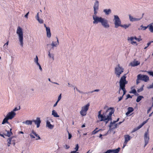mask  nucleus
<instances>
[{
    "label": "nucleus",
    "instance_id": "nucleus-1",
    "mask_svg": "<svg viewBox=\"0 0 153 153\" xmlns=\"http://www.w3.org/2000/svg\"><path fill=\"white\" fill-rule=\"evenodd\" d=\"M114 110L113 108H108L105 112H104L102 114L98 116L100 121H104L107 124L109 120H112L111 116L114 113Z\"/></svg>",
    "mask_w": 153,
    "mask_h": 153
},
{
    "label": "nucleus",
    "instance_id": "nucleus-2",
    "mask_svg": "<svg viewBox=\"0 0 153 153\" xmlns=\"http://www.w3.org/2000/svg\"><path fill=\"white\" fill-rule=\"evenodd\" d=\"M93 19L94 21L93 22L94 24H97L98 22L101 23L102 25L105 28H107L109 27V25L108 24V21L105 19L101 17H98L96 15H93Z\"/></svg>",
    "mask_w": 153,
    "mask_h": 153
},
{
    "label": "nucleus",
    "instance_id": "nucleus-3",
    "mask_svg": "<svg viewBox=\"0 0 153 153\" xmlns=\"http://www.w3.org/2000/svg\"><path fill=\"white\" fill-rule=\"evenodd\" d=\"M126 76L125 75L123 76L121 78L120 81V88L119 93H120V91L122 89L123 91V94L122 96H123L126 94V90L125 89V85L128 83L127 81L126 80Z\"/></svg>",
    "mask_w": 153,
    "mask_h": 153
},
{
    "label": "nucleus",
    "instance_id": "nucleus-4",
    "mask_svg": "<svg viewBox=\"0 0 153 153\" xmlns=\"http://www.w3.org/2000/svg\"><path fill=\"white\" fill-rule=\"evenodd\" d=\"M16 33L18 35L20 45L23 47V32L22 29L20 26H18L17 27Z\"/></svg>",
    "mask_w": 153,
    "mask_h": 153
},
{
    "label": "nucleus",
    "instance_id": "nucleus-5",
    "mask_svg": "<svg viewBox=\"0 0 153 153\" xmlns=\"http://www.w3.org/2000/svg\"><path fill=\"white\" fill-rule=\"evenodd\" d=\"M90 104L88 103L82 107V109L80 112V114L82 116H85L87 114V112L88 109Z\"/></svg>",
    "mask_w": 153,
    "mask_h": 153
},
{
    "label": "nucleus",
    "instance_id": "nucleus-6",
    "mask_svg": "<svg viewBox=\"0 0 153 153\" xmlns=\"http://www.w3.org/2000/svg\"><path fill=\"white\" fill-rule=\"evenodd\" d=\"M123 71L124 69L120 66L119 64L118 65V67L115 68V74L118 78L120 77V74L123 72Z\"/></svg>",
    "mask_w": 153,
    "mask_h": 153
},
{
    "label": "nucleus",
    "instance_id": "nucleus-7",
    "mask_svg": "<svg viewBox=\"0 0 153 153\" xmlns=\"http://www.w3.org/2000/svg\"><path fill=\"white\" fill-rule=\"evenodd\" d=\"M114 24L115 27L117 28L121 25V22L118 16L117 15L114 16Z\"/></svg>",
    "mask_w": 153,
    "mask_h": 153
},
{
    "label": "nucleus",
    "instance_id": "nucleus-8",
    "mask_svg": "<svg viewBox=\"0 0 153 153\" xmlns=\"http://www.w3.org/2000/svg\"><path fill=\"white\" fill-rule=\"evenodd\" d=\"M138 78L140 79V80L144 81L145 82H147L149 80V78L148 76L141 74L138 75Z\"/></svg>",
    "mask_w": 153,
    "mask_h": 153
},
{
    "label": "nucleus",
    "instance_id": "nucleus-9",
    "mask_svg": "<svg viewBox=\"0 0 153 153\" xmlns=\"http://www.w3.org/2000/svg\"><path fill=\"white\" fill-rule=\"evenodd\" d=\"M125 141L123 144V148H124L126 146L128 141L130 140L131 139L130 136L128 134L124 135Z\"/></svg>",
    "mask_w": 153,
    "mask_h": 153
},
{
    "label": "nucleus",
    "instance_id": "nucleus-10",
    "mask_svg": "<svg viewBox=\"0 0 153 153\" xmlns=\"http://www.w3.org/2000/svg\"><path fill=\"white\" fill-rule=\"evenodd\" d=\"M33 134H34L36 137H37V138L36 139V140H39L41 139L39 136L33 130H32V131L31 132L30 134V135L31 138H35V137Z\"/></svg>",
    "mask_w": 153,
    "mask_h": 153
},
{
    "label": "nucleus",
    "instance_id": "nucleus-11",
    "mask_svg": "<svg viewBox=\"0 0 153 153\" xmlns=\"http://www.w3.org/2000/svg\"><path fill=\"white\" fill-rule=\"evenodd\" d=\"M16 115V114L13 111H11L9 112L7 115L6 116L9 120H11L14 118Z\"/></svg>",
    "mask_w": 153,
    "mask_h": 153
},
{
    "label": "nucleus",
    "instance_id": "nucleus-12",
    "mask_svg": "<svg viewBox=\"0 0 153 153\" xmlns=\"http://www.w3.org/2000/svg\"><path fill=\"white\" fill-rule=\"evenodd\" d=\"M99 2L97 1H96L94 7V14L96 15L97 13V11L98 9Z\"/></svg>",
    "mask_w": 153,
    "mask_h": 153
},
{
    "label": "nucleus",
    "instance_id": "nucleus-13",
    "mask_svg": "<svg viewBox=\"0 0 153 153\" xmlns=\"http://www.w3.org/2000/svg\"><path fill=\"white\" fill-rule=\"evenodd\" d=\"M120 149V148L115 149H109L104 153H118Z\"/></svg>",
    "mask_w": 153,
    "mask_h": 153
},
{
    "label": "nucleus",
    "instance_id": "nucleus-14",
    "mask_svg": "<svg viewBox=\"0 0 153 153\" xmlns=\"http://www.w3.org/2000/svg\"><path fill=\"white\" fill-rule=\"evenodd\" d=\"M144 14L143 13L142 17L140 18H134L133 17L131 16V15H129V16L130 20L131 22L137 21H139L142 18Z\"/></svg>",
    "mask_w": 153,
    "mask_h": 153
},
{
    "label": "nucleus",
    "instance_id": "nucleus-15",
    "mask_svg": "<svg viewBox=\"0 0 153 153\" xmlns=\"http://www.w3.org/2000/svg\"><path fill=\"white\" fill-rule=\"evenodd\" d=\"M33 122H34L35 124L36 125L37 127L39 128V127L41 121L39 117H37L36 120H33Z\"/></svg>",
    "mask_w": 153,
    "mask_h": 153
},
{
    "label": "nucleus",
    "instance_id": "nucleus-16",
    "mask_svg": "<svg viewBox=\"0 0 153 153\" xmlns=\"http://www.w3.org/2000/svg\"><path fill=\"white\" fill-rule=\"evenodd\" d=\"M118 124H115V123L113 121V122H111L109 125L110 128L111 129H114L117 128Z\"/></svg>",
    "mask_w": 153,
    "mask_h": 153
},
{
    "label": "nucleus",
    "instance_id": "nucleus-17",
    "mask_svg": "<svg viewBox=\"0 0 153 153\" xmlns=\"http://www.w3.org/2000/svg\"><path fill=\"white\" fill-rule=\"evenodd\" d=\"M12 129L10 128V131H7L6 130H5V131L7 132L6 134H4L8 137H10L11 135H13V133L11 131Z\"/></svg>",
    "mask_w": 153,
    "mask_h": 153
},
{
    "label": "nucleus",
    "instance_id": "nucleus-18",
    "mask_svg": "<svg viewBox=\"0 0 153 153\" xmlns=\"http://www.w3.org/2000/svg\"><path fill=\"white\" fill-rule=\"evenodd\" d=\"M127 110L128 111L126 114V115L127 116H128L131 113L133 112L134 110L133 108L131 107H128Z\"/></svg>",
    "mask_w": 153,
    "mask_h": 153
},
{
    "label": "nucleus",
    "instance_id": "nucleus-19",
    "mask_svg": "<svg viewBox=\"0 0 153 153\" xmlns=\"http://www.w3.org/2000/svg\"><path fill=\"white\" fill-rule=\"evenodd\" d=\"M57 39V42H52V44H51V45L52 46V48L53 49V47H56L57 45H59V42L58 40V39L57 37H56Z\"/></svg>",
    "mask_w": 153,
    "mask_h": 153
},
{
    "label": "nucleus",
    "instance_id": "nucleus-20",
    "mask_svg": "<svg viewBox=\"0 0 153 153\" xmlns=\"http://www.w3.org/2000/svg\"><path fill=\"white\" fill-rule=\"evenodd\" d=\"M47 36L48 38H50L51 36V31L50 28H46Z\"/></svg>",
    "mask_w": 153,
    "mask_h": 153
},
{
    "label": "nucleus",
    "instance_id": "nucleus-21",
    "mask_svg": "<svg viewBox=\"0 0 153 153\" xmlns=\"http://www.w3.org/2000/svg\"><path fill=\"white\" fill-rule=\"evenodd\" d=\"M46 123V126L49 128L52 129L53 128L54 126L51 125L49 121H47Z\"/></svg>",
    "mask_w": 153,
    "mask_h": 153
},
{
    "label": "nucleus",
    "instance_id": "nucleus-22",
    "mask_svg": "<svg viewBox=\"0 0 153 153\" xmlns=\"http://www.w3.org/2000/svg\"><path fill=\"white\" fill-rule=\"evenodd\" d=\"M134 39V38L133 37H131L130 38H128V40H130L131 41V43L133 45L134 44H137V42H136L134 41L133 40Z\"/></svg>",
    "mask_w": 153,
    "mask_h": 153
},
{
    "label": "nucleus",
    "instance_id": "nucleus-23",
    "mask_svg": "<svg viewBox=\"0 0 153 153\" xmlns=\"http://www.w3.org/2000/svg\"><path fill=\"white\" fill-rule=\"evenodd\" d=\"M33 122V120H27L23 122V123L24 124H25L27 125H31L32 124V123Z\"/></svg>",
    "mask_w": 153,
    "mask_h": 153
},
{
    "label": "nucleus",
    "instance_id": "nucleus-24",
    "mask_svg": "<svg viewBox=\"0 0 153 153\" xmlns=\"http://www.w3.org/2000/svg\"><path fill=\"white\" fill-rule=\"evenodd\" d=\"M9 120L8 118L7 117V116L4 119L2 122V124H4L5 123H7L8 124L9 123V122L8 121V120Z\"/></svg>",
    "mask_w": 153,
    "mask_h": 153
},
{
    "label": "nucleus",
    "instance_id": "nucleus-25",
    "mask_svg": "<svg viewBox=\"0 0 153 153\" xmlns=\"http://www.w3.org/2000/svg\"><path fill=\"white\" fill-rule=\"evenodd\" d=\"M13 137H10L8 138L7 140V145L8 146H10V145L11 144V142L12 140V139L13 138Z\"/></svg>",
    "mask_w": 153,
    "mask_h": 153
},
{
    "label": "nucleus",
    "instance_id": "nucleus-26",
    "mask_svg": "<svg viewBox=\"0 0 153 153\" xmlns=\"http://www.w3.org/2000/svg\"><path fill=\"white\" fill-rule=\"evenodd\" d=\"M129 93L130 94H131V93L134 94L135 95H136V96H137L139 95L137 93L136 90L134 89H132L129 92Z\"/></svg>",
    "mask_w": 153,
    "mask_h": 153
},
{
    "label": "nucleus",
    "instance_id": "nucleus-27",
    "mask_svg": "<svg viewBox=\"0 0 153 153\" xmlns=\"http://www.w3.org/2000/svg\"><path fill=\"white\" fill-rule=\"evenodd\" d=\"M103 11L105 13V14L107 15H108L111 13V10L110 9H104Z\"/></svg>",
    "mask_w": 153,
    "mask_h": 153
},
{
    "label": "nucleus",
    "instance_id": "nucleus-28",
    "mask_svg": "<svg viewBox=\"0 0 153 153\" xmlns=\"http://www.w3.org/2000/svg\"><path fill=\"white\" fill-rule=\"evenodd\" d=\"M52 114L54 117H59V116L58 115L57 112L54 110H53L52 111Z\"/></svg>",
    "mask_w": 153,
    "mask_h": 153
},
{
    "label": "nucleus",
    "instance_id": "nucleus-29",
    "mask_svg": "<svg viewBox=\"0 0 153 153\" xmlns=\"http://www.w3.org/2000/svg\"><path fill=\"white\" fill-rule=\"evenodd\" d=\"M143 98V97L142 96H139L137 97L136 99V102H139Z\"/></svg>",
    "mask_w": 153,
    "mask_h": 153
},
{
    "label": "nucleus",
    "instance_id": "nucleus-30",
    "mask_svg": "<svg viewBox=\"0 0 153 153\" xmlns=\"http://www.w3.org/2000/svg\"><path fill=\"white\" fill-rule=\"evenodd\" d=\"M149 139V137L144 138V140L145 141V146H146L148 143Z\"/></svg>",
    "mask_w": 153,
    "mask_h": 153
},
{
    "label": "nucleus",
    "instance_id": "nucleus-31",
    "mask_svg": "<svg viewBox=\"0 0 153 153\" xmlns=\"http://www.w3.org/2000/svg\"><path fill=\"white\" fill-rule=\"evenodd\" d=\"M48 55L49 56V57L50 58H52V59H53V60H54V55L53 54V53H51V54L50 53V51H48Z\"/></svg>",
    "mask_w": 153,
    "mask_h": 153
},
{
    "label": "nucleus",
    "instance_id": "nucleus-32",
    "mask_svg": "<svg viewBox=\"0 0 153 153\" xmlns=\"http://www.w3.org/2000/svg\"><path fill=\"white\" fill-rule=\"evenodd\" d=\"M149 29L151 32L153 33V26L151 25H149Z\"/></svg>",
    "mask_w": 153,
    "mask_h": 153
},
{
    "label": "nucleus",
    "instance_id": "nucleus-33",
    "mask_svg": "<svg viewBox=\"0 0 153 153\" xmlns=\"http://www.w3.org/2000/svg\"><path fill=\"white\" fill-rule=\"evenodd\" d=\"M98 129V128H96L92 132L91 134L92 135L98 132L100 130H96Z\"/></svg>",
    "mask_w": 153,
    "mask_h": 153
},
{
    "label": "nucleus",
    "instance_id": "nucleus-34",
    "mask_svg": "<svg viewBox=\"0 0 153 153\" xmlns=\"http://www.w3.org/2000/svg\"><path fill=\"white\" fill-rule=\"evenodd\" d=\"M130 25H121L120 26V27H123L125 29H126Z\"/></svg>",
    "mask_w": 153,
    "mask_h": 153
},
{
    "label": "nucleus",
    "instance_id": "nucleus-35",
    "mask_svg": "<svg viewBox=\"0 0 153 153\" xmlns=\"http://www.w3.org/2000/svg\"><path fill=\"white\" fill-rule=\"evenodd\" d=\"M144 87V85H143L139 89L137 90V92H140L142 91L143 90V88Z\"/></svg>",
    "mask_w": 153,
    "mask_h": 153
},
{
    "label": "nucleus",
    "instance_id": "nucleus-36",
    "mask_svg": "<svg viewBox=\"0 0 153 153\" xmlns=\"http://www.w3.org/2000/svg\"><path fill=\"white\" fill-rule=\"evenodd\" d=\"M149 137V132H148V130H147V131L146 132L145 134L144 135V138L146 137Z\"/></svg>",
    "mask_w": 153,
    "mask_h": 153
},
{
    "label": "nucleus",
    "instance_id": "nucleus-37",
    "mask_svg": "<svg viewBox=\"0 0 153 153\" xmlns=\"http://www.w3.org/2000/svg\"><path fill=\"white\" fill-rule=\"evenodd\" d=\"M149 26L148 25L147 26H143V25H141L140 27H142L141 29H142L143 30H145L149 27Z\"/></svg>",
    "mask_w": 153,
    "mask_h": 153
},
{
    "label": "nucleus",
    "instance_id": "nucleus-38",
    "mask_svg": "<svg viewBox=\"0 0 153 153\" xmlns=\"http://www.w3.org/2000/svg\"><path fill=\"white\" fill-rule=\"evenodd\" d=\"M34 61L36 63V64H37L38 63H39L38 62V59L37 57V56H36V58L34 59Z\"/></svg>",
    "mask_w": 153,
    "mask_h": 153
},
{
    "label": "nucleus",
    "instance_id": "nucleus-39",
    "mask_svg": "<svg viewBox=\"0 0 153 153\" xmlns=\"http://www.w3.org/2000/svg\"><path fill=\"white\" fill-rule=\"evenodd\" d=\"M140 62H138L137 61H136L135 62L134 64L133 65V66H137L140 64Z\"/></svg>",
    "mask_w": 153,
    "mask_h": 153
},
{
    "label": "nucleus",
    "instance_id": "nucleus-40",
    "mask_svg": "<svg viewBox=\"0 0 153 153\" xmlns=\"http://www.w3.org/2000/svg\"><path fill=\"white\" fill-rule=\"evenodd\" d=\"M38 21L40 24H42L43 23V20L41 19H39Z\"/></svg>",
    "mask_w": 153,
    "mask_h": 153
},
{
    "label": "nucleus",
    "instance_id": "nucleus-41",
    "mask_svg": "<svg viewBox=\"0 0 153 153\" xmlns=\"http://www.w3.org/2000/svg\"><path fill=\"white\" fill-rule=\"evenodd\" d=\"M79 149V146L78 144H77L76 145V147L75 148V151H77Z\"/></svg>",
    "mask_w": 153,
    "mask_h": 153
},
{
    "label": "nucleus",
    "instance_id": "nucleus-42",
    "mask_svg": "<svg viewBox=\"0 0 153 153\" xmlns=\"http://www.w3.org/2000/svg\"><path fill=\"white\" fill-rule=\"evenodd\" d=\"M132 98V96H131L129 94H128L127 95L126 98V100H127L129 98Z\"/></svg>",
    "mask_w": 153,
    "mask_h": 153
},
{
    "label": "nucleus",
    "instance_id": "nucleus-43",
    "mask_svg": "<svg viewBox=\"0 0 153 153\" xmlns=\"http://www.w3.org/2000/svg\"><path fill=\"white\" fill-rule=\"evenodd\" d=\"M147 88L148 89L153 88V83L152 85H150L149 86L147 87Z\"/></svg>",
    "mask_w": 153,
    "mask_h": 153
},
{
    "label": "nucleus",
    "instance_id": "nucleus-44",
    "mask_svg": "<svg viewBox=\"0 0 153 153\" xmlns=\"http://www.w3.org/2000/svg\"><path fill=\"white\" fill-rule=\"evenodd\" d=\"M20 109V107H19V109H18L17 107H16V108H15L12 111H13V112H14V111H16L18 110H19Z\"/></svg>",
    "mask_w": 153,
    "mask_h": 153
},
{
    "label": "nucleus",
    "instance_id": "nucleus-45",
    "mask_svg": "<svg viewBox=\"0 0 153 153\" xmlns=\"http://www.w3.org/2000/svg\"><path fill=\"white\" fill-rule=\"evenodd\" d=\"M138 75L137 76V79L136 80V83L137 84V85L139 82H140L139 81L140 80V79H138Z\"/></svg>",
    "mask_w": 153,
    "mask_h": 153
},
{
    "label": "nucleus",
    "instance_id": "nucleus-46",
    "mask_svg": "<svg viewBox=\"0 0 153 153\" xmlns=\"http://www.w3.org/2000/svg\"><path fill=\"white\" fill-rule=\"evenodd\" d=\"M61 94H60L58 97V100H57V102H58L61 99Z\"/></svg>",
    "mask_w": 153,
    "mask_h": 153
},
{
    "label": "nucleus",
    "instance_id": "nucleus-47",
    "mask_svg": "<svg viewBox=\"0 0 153 153\" xmlns=\"http://www.w3.org/2000/svg\"><path fill=\"white\" fill-rule=\"evenodd\" d=\"M37 65L39 66V69H40V71H42V69L41 67V66L40 64L39 63H38V64Z\"/></svg>",
    "mask_w": 153,
    "mask_h": 153
},
{
    "label": "nucleus",
    "instance_id": "nucleus-48",
    "mask_svg": "<svg viewBox=\"0 0 153 153\" xmlns=\"http://www.w3.org/2000/svg\"><path fill=\"white\" fill-rule=\"evenodd\" d=\"M123 96H122L121 97H119L118 98V99H119L118 101H121L123 99Z\"/></svg>",
    "mask_w": 153,
    "mask_h": 153
},
{
    "label": "nucleus",
    "instance_id": "nucleus-49",
    "mask_svg": "<svg viewBox=\"0 0 153 153\" xmlns=\"http://www.w3.org/2000/svg\"><path fill=\"white\" fill-rule=\"evenodd\" d=\"M68 139H70L71 138V137H72V135H71V134H70L69 132L68 131Z\"/></svg>",
    "mask_w": 153,
    "mask_h": 153
},
{
    "label": "nucleus",
    "instance_id": "nucleus-50",
    "mask_svg": "<svg viewBox=\"0 0 153 153\" xmlns=\"http://www.w3.org/2000/svg\"><path fill=\"white\" fill-rule=\"evenodd\" d=\"M138 129H137V128H136L134 129L132 131V132H135V131H137V130H138Z\"/></svg>",
    "mask_w": 153,
    "mask_h": 153
},
{
    "label": "nucleus",
    "instance_id": "nucleus-51",
    "mask_svg": "<svg viewBox=\"0 0 153 153\" xmlns=\"http://www.w3.org/2000/svg\"><path fill=\"white\" fill-rule=\"evenodd\" d=\"M143 126L142 125V124H140L139 125L137 128V129H140Z\"/></svg>",
    "mask_w": 153,
    "mask_h": 153
},
{
    "label": "nucleus",
    "instance_id": "nucleus-52",
    "mask_svg": "<svg viewBox=\"0 0 153 153\" xmlns=\"http://www.w3.org/2000/svg\"><path fill=\"white\" fill-rule=\"evenodd\" d=\"M29 13V12H28L25 15V17L27 18H28V15Z\"/></svg>",
    "mask_w": 153,
    "mask_h": 153
},
{
    "label": "nucleus",
    "instance_id": "nucleus-53",
    "mask_svg": "<svg viewBox=\"0 0 153 153\" xmlns=\"http://www.w3.org/2000/svg\"><path fill=\"white\" fill-rule=\"evenodd\" d=\"M149 74L153 76V71H150L149 72Z\"/></svg>",
    "mask_w": 153,
    "mask_h": 153
},
{
    "label": "nucleus",
    "instance_id": "nucleus-54",
    "mask_svg": "<svg viewBox=\"0 0 153 153\" xmlns=\"http://www.w3.org/2000/svg\"><path fill=\"white\" fill-rule=\"evenodd\" d=\"M100 91L99 89H96V90H95L92 91V92H91V93H92L94 92H95V91L98 92V91Z\"/></svg>",
    "mask_w": 153,
    "mask_h": 153
},
{
    "label": "nucleus",
    "instance_id": "nucleus-55",
    "mask_svg": "<svg viewBox=\"0 0 153 153\" xmlns=\"http://www.w3.org/2000/svg\"><path fill=\"white\" fill-rule=\"evenodd\" d=\"M137 41L138 42H140V41H141L142 40V39L140 38H137Z\"/></svg>",
    "mask_w": 153,
    "mask_h": 153
},
{
    "label": "nucleus",
    "instance_id": "nucleus-56",
    "mask_svg": "<svg viewBox=\"0 0 153 153\" xmlns=\"http://www.w3.org/2000/svg\"><path fill=\"white\" fill-rule=\"evenodd\" d=\"M102 110H100V111H99V112H98V116H100L102 114H101V111Z\"/></svg>",
    "mask_w": 153,
    "mask_h": 153
},
{
    "label": "nucleus",
    "instance_id": "nucleus-57",
    "mask_svg": "<svg viewBox=\"0 0 153 153\" xmlns=\"http://www.w3.org/2000/svg\"><path fill=\"white\" fill-rule=\"evenodd\" d=\"M151 42H148L147 44V46L148 47L149 45H151Z\"/></svg>",
    "mask_w": 153,
    "mask_h": 153
},
{
    "label": "nucleus",
    "instance_id": "nucleus-58",
    "mask_svg": "<svg viewBox=\"0 0 153 153\" xmlns=\"http://www.w3.org/2000/svg\"><path fill=\"white\" fill-rule=\"evenodd\" d=\"M58 102L57 101L55 103L53 107H55L57 105V103Z\"/></svg>",
    "mask_w": 153,
    "mask_h": 153
},
{
    "label": "nucleus",
    "instance_id": "nucleus-59",
    "mask_svg": "<svg viewBox=\"0 0 153 153\" xmlns=\"http://www.w3.org/2000/svg\"><path fill=\"white\" fill-rule=\"evenodd\" d=\"M119 120V118H118L117 119V120H116V121H114V122L116 123Z\"/></svg>",
    "mask_w": 153,
    "mask_h": 153
},
{
    "label": "nucleus",
    "instance_id": "nucleus-60",
    "mask_svg": "<svg viewBox=\"0 0 153 153\" xmlns=\"http://www.w3.org/2000/svg\"><path fill=\"white\" fill-rule=\"evenodd\" d=\"M76 151H72L71 152V153H78V152H76Z\"/></svg>",
    "mask_w": 153,
    "mask_h": 153
},
{
    "label": "nucleus",
    "instance_id": "nucleus-61",
    "mask_svg": "<svg viewBox=\"0 0 153 153\" xmlns=\"http://www.w3.org/2000/svg\"><path fill=\"white\" fill-rule=\"evenodd\" d=\"M8 43H9V41H7V42L4 45H8Z\"/></svg>",
    "mask_w": 153,
    "mask_h": 153
},
{
    "label": "nucleus",
    "instance_id": "nucleus-62",
    "mask_svg": "<svg viewBox=\"0 0 153 153\" xmlns=\"http://www.w3.org/2000/svg\"><path fill=\"white\" fill-rule=\"evenodd\" d=\"M146 123V122L145 121H144L143 122V123L141 124L143 126L144 124H145Z\"/></svg>",
    "mask_w": 153,
    "mask_h": 153
},
{
    "label": "nucleus",
    "instance_id": "nucleus-63",
    "mask_svg": "<svg viewBox=\"0 0 153 153\" xmlns=\"http://www.w3.org/2000/svg\"><path fill=\"white\" fill-rule=\"evenodd\" d=\"M66 149H68L69 148V146H68L67 145H66Z\"/></svg>",
    "mask_w": 153,
    "mask_h": 153
},
{
    "label": "nucleus",
    "instance_id": "nucleus-64",
    "mask_svg": "<svg viewBox=\"0 0 153 153\" xmlns=\"http://www.w3.org/2000/svg\"><path fill=\"white\" fill-rule=\"evenodd\" d=\"M36 19H37V20H39V16H38V17H36Z\"/></svg>",
    "mask_w": 153,
    "mask_h": 153
}]
</instances>
